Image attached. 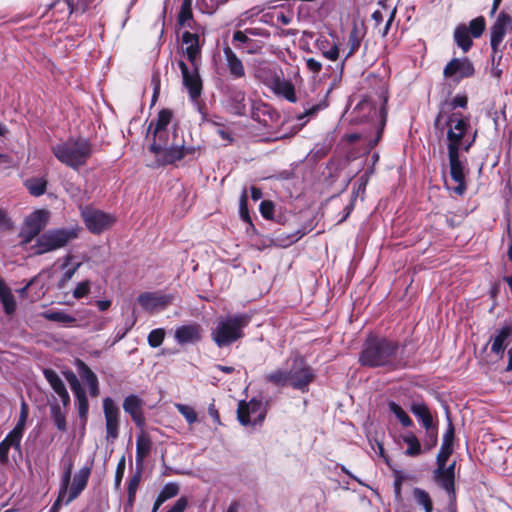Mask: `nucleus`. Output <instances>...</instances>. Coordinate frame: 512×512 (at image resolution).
I'll return each instance as SVG.
<instances>
[{
	"instance_id": "f257e3e1",
	"label": "nucleus",
	"mask_w": 512,
	"mask_h": 512,
	"mask_svg": "<svg viewBox=\"0 0 512 512\" xmlns=\"http://www.w3.org/2000/svg\"><path fill=\"white\" fill-rule=\"evenodd\" d=\"M436 129L441 132L446 130L450 176L457 183L453 191L461 196L467 189L468 160L465 153H468L474 145L477 130L471 133L470 118L443 119L440 128Z\"/></svg>"
},
{
	"instance_id": "f03ea898",
	"label": "nucleus",
	"mask_w": 512,
	"mask_h": 512,
	"mask_svg": "<svg viewBox=\"0 0 512 512\" xmlns=\"http://www.w3.org/2000/svg\"><path fill=\"white\" fill-rule=\"evenodd\" d=\"M399 344L397 341L370 335L363 344L359 355V363L370 368L385 367L397 369L401 359L398 356Z\"/></svg>"
},
{
	"instance_id": "7ed1b4c3",
	"label": "nucleus",
	"mask_w": 512,
	"mask_h": 512,
	"mask_svg": "<svg viewBox=\"0 0 512 512\" xmlns=\"http://www.w3.org/2000/svg\"><path fill=\"white\" fill-rule=\"evenodd\" d=\"M56 159L62 164L77 170L84 166L92 154V144L85 138H69L52 147Z\"/></svg>"
},
{
	"instance_id": "20e7f679",
	"label": "nucleus",
	"mask_w": 512,
	"mask_h": 512,
	"mask_svg": "<svg viewBox=\"0 0 512 512\" xmlns=\"http://www.w3.org/2000/svg\"><path fill=\"white\" fill-rule=\"evenodd\" d=\"M250 319L247 314H234L219 318L211 331L212 340L220 348L236 342L244 336L243 329L248 326Z\"/></svg>"
},
{
	"instance_id": "39448f33",
	"label": "nucleus",
	"mask_w": 512,
	"mask_h": 512,
	"mask_svg": "<svg viewBox=\"0 0 512 512\" xmlns=\"http://www.w3.org/2000/svg\"><path fill=\"white\" fill-rule=\"evenodd\" d=\"M78 237V229H52L40 235L36 240L35 253L44 254L66 246Z\"/></svg>"
},
{
	"instance_id": "423d86ee",
	"label": "nucleus",
	"mask_w": 512,
	"mask_h": 512,
	"mask_svg": "<svg viewBox=\"0 0 512 512\" xmlns=\"http://www.w3.org/2000/svg\"><path fill=\"white\" fill-rule=\"evenodd\" d=\"M290 361L291 364L288 368L289 385L303 393L307 392L309 385L316 377L314 369L300 355H295Z\"/></svg>"
},
{
	"instance_id": "0eeeda50",
	"label": "nucleus",
	"mask_w": 512,
	"mask_h": 512,
	"mask_svg": "<svg viewBox=\"0 0 512 512\" xmlns=\"http://www.w3.org/2000/svg\"><path fill=\"white\" fill-rule=\"evenodd\" d=\"M512 30V17L505 11H501L490 28V46L492 49L491 61L494 64L502 59L501 44L506 34Z\"/></svg>"
},
{
	"instance_id": "6e6552de",
	"label": "nucleus",
	"mask_w": 512,
	"mask_h": 512,
	"mask_svg": "<svg viewBox=\"0 0 512 512\" xmlns=\"http://www.w3.org/2000/svg\"><path fill=\"white\" fill-rule=\"evenodd\" d=\"M196 149L193 146H185L184 139H177L176 131L173 133V140L171 144L166 146L159 155L155 156V161L158 166L174 164L180 161L187 155H193Z\"/></svg>"
},
{
	"instance_id": "1a4fd4ad",
	"label": "nucleus",
	"mask_w": 512,
	"mask_h": 512,
	"mask_svg": "<svg viewBox=\"0 0 512 512\" xmlns=\"http://www.w3.org/2000/svg\"><path fill=\"white\" fill-rule=\"evenodd\" d=\"M468 105V97L465 94H457L452 99H445L439 104V111L434 119V127L440 128L443 119L469 118L461 112H457V108L466 109Z\"/></svg>"
},
{
	"instance_id": "9d476101",
	"label": "nucleus",
	"mask_w": 512,
	"mask_h": 512,
	"mask_svg": "<svg viewBox=\"0 0 512 512\" xmlns=\"http://www.w3.org/2000/svg\"><path fill=\"white\" fill-rule=\"evenodd\" d=\"M178 66L181 70L183 85L187 89L190 98L196 101L202 94L199 63L191 65V68H189L183 60H180L178 61Z\"/></svg>"
},
{
	"instance_id": "9b49d317",
	"label": "nucleus",
	"mask_w": 512,
	"mask_h": 512,
	"mask_svg": "<svg viewBox=\"0 0 512 512\" xmlns=\"http://www.w3.org/2000/svg\"><path fill=\"white\" fill-rule=\"evenodd\" d=\"M265 417L262 402L251 399L249 402L240 401L237 409V418L243 426L260 424Z\"/></svg>"
},
{
	"instance_id": "f8f14e48",
	"label": "nucleus",
	"mask_w": 512,
	"mask_h": 512,
	"mask_svg": "<svg viewBox=\"0 0 512 512\" xmlns=\"http://www.w3.org/2000/svg\"><path fill=\"white\" fill-rule=\"evenodd\" d=\"M103 413L105 417L106 440L113 442L119 436L120 409L110 397H106L103 400Z\"/></svg>"
},
{
	"instance_id": "ddd939ff",
	"label": "nucleus",
	"mask_w": 512,
	"mask_h": 512,
	"mask_svg": "<svg viewBox=\"0 0 512 512\" xmlns=\"http://www.w3.org/2000/svg\"><path fill=\"white\" fill-rule=\"evenodd\" d=\"M82 217L88 230L94 234H100L115 222V218L103 211L85 208Z\"/></svg>"
},
{
	"instance_id": "4468645a",
	"label": "nucleus",
	"mask_w": 512,
	"mask_h": 512,
	"mask_svg": "<svg viewBox=\"0 0 512 512\" xmlns=\"http://www.w3.org/2000/svg\"><path fill=\"white\" fill-rule=\"evenodd\" d=\"M173 300V295L161 292H143L137 297L138 304L149 313L164 310L172 304Z\"/></svg>"
},
{
	"instance_id": "2eb2a0df",
	"label": "nucleus",
	"mask_w": 512,
	"mask_h": 512,
	"mask_svg": "<svg viewBox=\"0 0 512 512\" xmlns=\"http://www.w3.org/2000/svg\"><path fill=\"white\" fill-rule=\"evenodd\" d=\"M260 72L269 74V77L264 78L263 82L271 87L276 94L281 95L289 102L295 103L297 101L295 88L290 81L280 78L276 73H272L269 67L261 69Z\"/></svg>"
},
{
	"instance_id": "dca6fc26",
	"label": "nucleus",
	"mask_w": 512,
	"mask_h": 512,
	"mask_svg": "<svg viewBox=\"0 0 512 512\" xmlns=\"http://www.w3.org/2000/svg\"><path fill=\"white\" fill-rule=\"evenodd\" d=\"M49 212L36 210L25 218L21 236L25 242H30L47 225Z\"/></svg>"
},
{
	"instance_id": "f3484780",
	"label": "nucleus",
	"mask_w": 512,
	"mask_h": 512,
	"mask_svg": "<svg viewBox=\"0 0 512 512\" xmlns=\"http://www.w3.org/2000/svg\"><path fill=\"white\" fill-rule=\"evenodd\" d=\"M475 69L473 63L468 58H453L447 63L443 70V75L446 78H452L454 81L459 82L463 78L473 76Z\"/></svg>"
},
{
	"instance_id": "a211bd4d",
	"label": "nucleus",
	"mask_w": 512,
	"mask_h": 512,
	"mask_svg": "<svg viewBox=\"0 0 512 512\" xmlns=\"http://www.w3.org/2000/svg\"><path fill=\"white\" fill-rule=\"evenodd\" d=\"M143 405L144 401L134 394L127 396L123 401L124 411L131 416L136 426L141 429L145 426V417L142 410Z\"/></svg>"
},
{
	"instance_id": "6ab92c4d",
	"label": "nucleus",
	"mask_w": 512,
	"mask_h": 512,
	"mask_svg": "<svg viewBox=\"0 0 512 512\" xmlns=\"http://www.w3.org/2000/svg\"><path fill=\"white\" fill-rule=\"evenodd\" d=\"M91 474V467L85 466L79 469V471L74 475L73 481L70 487L69 492H67V498L65 500V504H69L74 499H76L81 492L86 488L89 477Z\"/></svg>"
},
{
	"instance_id": "aec40b11",
	"label": "nucleus",
	"mask_w": 512,
	"mask_h": 512,
	"mask_svg": "<svg viewBox=\"0 0 512 512\" xmlns=\"http://www.w3.org/2000/svg\"><path fill=\"white\" fill-rule=\"evenodd\" d=\"M182 43L185 45L184 53L191 65L199 63L201 54L199 35L186 31L182 35Z\"/></svg>"
},
{
	"instance_id": "412c9836",
	"label": "nucleus",
	"mask_w": 512,
	"mask_h": 512,
	"mask_svg": "<svg viewBox=\"0 0 512 512\" xmlns=\"http://www.w3.org/2000/svg\"><path fill=\"white\" fill-rule=\"evenodd\" d=\"M174 338L180 345L194 344L201 339L200 325L188 324L177 327L174 333Z\"/></svg>"
},
{
	"instance_id": "4be33fe9",
	"label": "nucleus",
	"mask_w": 512,
	"mask_h": 512,
	"mask_svg": "<svg viewBox=\"0 0 512 512\" xmlns=\"http://www.w3.org/2000/svg\"><path fill=\"white\" fill-rule=\"evenodd\" d=\"M409 409L411 413L422 424L424 429H430L432 426L437 425V422L434 421V418L428 405L424 401H412L409 406Z\"/></svg>"
},
{
	"instance_id": "5701e85b",
	"label": "nucleus",
	"mask_w": 512,
	"mask_h": 512,
	"mask_svg": "<svg viewBox=\"0 0 512 512\" xmlns=\"http://www.w3.org/2000/svg\"><path fill=\"white\" fill-rule=\"evenodd\" d=\"M447 462H436L437 468L434 471V479L450 496L455 499V476L444 471V464Z\"/></svg>"
},
{
	"instance_id": "b1692460",
	"label": "nucleus",
	"mask_w": 512,
	"mask_h": 512,
	"mask_svg": "<svg viewBox=\"0 0 512 512\" xmlns=\"http://www.w3.org/2000/svg\"><path fill=\"white\" fill-rule=\"evenodd\" d=\"M223 53L225 56L226 66L230 76L233 79L244 78L246 73L241 59L235 54V52L229 46H225L223 48Z\"/></svg>"
},
{
	"instance_id": "393cba45",
	"label": "nucleus",
	"mask_w": 512,
	"mask_h": 512,
	"mask_svg": "<svg viewBox=\"0 0 512 512\" xmlns=\"http://www.w3.org/2000/svg\"><path fill=\"white\" fill-rule=\"evenodd\" d=\"M45 379L48 381L52 389L59 395L64 406H68L70 403V396L65 387L64 382L59 377L56 371L46 368L43 370Z\"/></svg>"
},
{
	"instance_id": "a878e982",
	"label": "nucleus",
	"mask_w": 512,
	"mask_h": 512,
	"mask_svg": "<svg viewBox=\"0 0 512 512\" xmlns=\"http://www.w3.org/2000/svg\"><path fill=\"white\" fill-rule=\"evenodd\" d=\"M512 336V325L508 324L496 331L495 336L492 338L491 351L500 358L503 357L504 351L507 347V341Z\"/></svg>"
},
{
	"instance_id": "bb28decb",
	"label": "nucleus",
	"mask_w": 512,
	"mask_h": 512,
	"mask_svg": "<svg viewBox=\"0 0 512 512\" xmlns=\"http://www.w3.org/2000/svg\"><path fill=\"white\" fill-rule=\"evenodd\" d=\"M454 426L448 417L447 430L443 435L441 448L437 454L436 462H447L453 452Z\"/></svg>"
},
{
	"instance_id": "cd10ccee",
	"label": "nucleus",
	"mask_w": 512,
	"mask_h": 512,
	"mask_svg": "<svg viewBox=\"0 0 512 512\" xmlns=\"http://www.w3.org/2000/svg\"><path fill=\"white\" fill-rule=\"evenodd\" d=\"M151 437L144 431H141L136 437V465L137 467H143L145 458L150 454L152 450Z\"/></svg>"
},
{
	"instance_id": "c85d7f7f",
	"label": "nucleus",
	"mask_w": 512,
	"mask_h": 512,
	"mask_svg": "<svg viewBox=\"0 0 512 512\" xmlns=\"http://www.w3.org/2000/svg\"><path fill=\"white\" fill-rule=\"evenodd\" d=\"M74 460L75 456L69 453L68 451L65 452V454L62 456L60 460V465L62 468L60 489L62 490V494L68 492L69 485L71 482L72 470L74 467Z\"/></svg>"
},
{
	"instance_id": "c756f323",
	"label": "nucleus",
	"mask_w": 512,
	"mask_h": 512,
	"mask_svg": "<svg viewBox=\"0 0 512 512\" xmlns=\"http://www.w3.org/2000/svg\"><path fill=\"white\" fill-rule=\"evenodd\" d=\"M41 316L48 321L56 322L66 327L74 326L77 321L73 315L61 309H50L44 311Z\"/></svg>"
},
{
	"instance_id": "7c9ffc66",
	"label": "nucleus",
	"mask_w": 512,
	"mask_h": 512,
	"mask_svg": "<svg viewBox=\"0 0 512 512\" xmlns=\"http://www.w3.org/2000/svg\"><path fill=\"white\" fill-rule=\"evenodd\" d=\"M21 439L19 436L9 432L7 436L0 442V463L6 464L9 460L8 454L10 448L20 451Z\"/></svg>"
},
{
	"instance_id": "2f4dec72",
	"label": "nucleus",
	"mask_w": 512,
	"mask_h": 512,
	"mask_svg": "<svg viewBox=\"0 0 512 512\" xmlns=\"http://www.w3.org/2000/svg\"><path fill=\"white\" fill-rule=\"evenodd\" d=\"M454 42L464 53L468 52L473 45L472 36L466 24L456 26L453 34Z\"/></svg>"
},
{
	"instance_id": "473e14b6",
	"label": "nucleus",
	"mask_w": 512,
	"mask_h": 512,
	"mask_svg": "<svg viewBox=\"0 0 512 512\" xmlns=\"http://www.w3.org/2000/svg\"><path fill=\"white\" fill-rule=\"evenodd\" d=\"M73 0H54L49 6V10H54V13L63 14L67 13L71 15L72 13H85L87 10V5H77L74 7L72 5Z\"/></svg>"
},
{
	"instance_id": "72a5a7b5",
	"label": "nucleus",
	"mask_w": 512,
	"mask_h": 512,
	"mask_svg": "<svg viewBox=\"0 0 512 512\" xmlns=\"http://www.w3.org/2000/svg\"><path fill=\"white\" fill-rule=\"evenodd\" d=\"M152 134H153V140L149 146V150L154 155H159V153H161V151L166 146L171 144V142L169 141L168 130L153 131Z\"/></svg>"
},
{
	"instance_id": "f704fd0d",
	"label": "nucleus",
	"mask_w": 512,
	"mask_h": 512,
	"mask_svg": "<svg viewBox=\"0 0 512 512\" xmlns=\"http://www.w3.org/2000/svg\"><path fill=\"white\" fill-rule=\"evenodd\" d=\"M0 301L3 304L4 311L11 315L16 310V301L11 293L10 288L5 284V282L0 279Z\"/></svg>"
},
{
	"instance_id": "c9c22d12",
	"label": "nucleus",
	"mask_w": 512,
	"mask_h": 512,
	"mask_svg": "<svg viewBox=\"0 0 512 512\" xmlns=\"http://www.w3.org/2000/svg\"><path fill=\"white\" fill-rule=\"evenodd\" d=\"M395 15H396V7H394L390 13H389V18L388 20L386 21V24L383 26V28H380V25L382 24L383 20H384V15H383V12L381 10H376L372 13V20L374 21V26L375 28H379V33L385 37L388 32H389V29L391 27V24L395 18Z\"/></svg>"
},
{
	"instance_id": "e433bc0d",
	"label": "nucleus",
	"mask_w": 512,
	"mask_h": 512,
	"mask_svg": "<svg viewBox=\"0 0 512 512\" xmlns=\"http://www.w3.org/2000/svg\"><path fill=\"white\" fill-rule=\"evenodd\" d=\"M316 46L322 51V54L325 58L335 61L338 59L339 56V49L338 46L333 43L330 44L328 39L326 37H319L316 40Z\"/></svg>"
},
{
	"instance_id": "4c0bfd02",
	"label": "nucleus",
	"mask_w": 512,
	"mask_h": 512,
	"mask_svg": "<svg viewBox=\"0 0 512 512\" xmlns=\"http://www.w3.org/2000/svg\"><path fill=\"white\" fill-rule=\"evenodd\" d=\"M412 495L415 503L422 507L425 512H432L433 511V502L429 495V493L419 487H415L412 490Z\"/></svg>"
},
{
	"instance_id": "58836bf2",
	"label": "nucleus",
	"mask_w": 512,
	"mask_h": 512,
	"mask_svg": "<svg viewBox=\"0 0 512 512\" xmlns=\"http://www.w3.org/2000/svg\"><path fill=\"white\" fill-rule=\"evenodd\" d=\"M172 119V112L168 109L161 110L157 118L152 120L148 127V132L150 131H158V130H167L168 125L170 124Z\"/></svg>"
},
{
	"instance_id": "ea45409f",
	"label": "nucleus",
	"mask_w": 512,
	"mask_h": 512,
	"mask_svg": "<svg viewBox=\"0 0 512 512\" xmlns=\"http://www.w3.org/2000/svg\"><path fill=\"white\" fill-rule=\"evenodd\" d=\"M402 440L408 446L407 449L405 450L406 456L416 457L421 454V444L417 436L413 432H408L405 435H403Z\"/></svg>"
},
{
	"instance_id": "a19ab883",
	"label": "nucleus",
	"mask_w": 512,
	"mask_h": 512,
	"mask_svg": "<svg viewBox=\"0 0 512 512\" xmlns=\"http://www.w3.org/2000/svg\"><path fill=\"white\" fill-rule=\"evenodd\" d=\"M388 409L395 415L401 425L405 428L412 427L414 425L412 419L407 412L396 402L390 401L388 403Z\"/></svg>"
},
{
	"instance_id": "79ce46f5",
	"label": "nucleus",
	"mask_w": 512,
	"mask_h": 512,
	"mask_svg": "<svg viewBox=\"0 0 512 512\" xmlns=\"http://www.w3.org/2000/svg\"><path fill=\"white\" fill-rule=\"evenodd\" d=\"M266 382L275 386L284 387L289 385L288 369H276L264 376Z\"/></svg>"
},
{
	"instance_id": "37998d69",
	"label": "nucleus",
	"mask_w": 512,
	"mask_h": 512,
	"mask_svg": "<svg viewBox=\"0 0 512 512\" xmlns=\"http://www.w3.org/2000/svg\"><path fill=\"white\" fill-rule=\"evenodd\" d=\"M25 187L29 193L35 197L41 196L45 193L47 187L46 179L34 177L25 181Z\"/></svg>"
},
{
	"instance_id": "c03bdc74",
	"label": "nucleus",
	"mask_w": 512,
	"mask_h": 512,
	"mask_svg": "<svg viewBox=\"0 0 512 512\" xmlns=\"http://www.w3.org/2000/svg\"><path fill=\"white\" fill-rule=\"evenodd\" d=\"M76 366L80 378L87 384L88 388L90 385L98 383L96 374L83 361L77 360Z\"/></svg>"
},
{
	"instance_id": "a18cd8bd",
	"label": "nucleus",
	"mask_w": 512,
	"mask_h": 512,
	"mask_svg": "<svg viewBox=\"0 0 512 512\" xmlns=\"http://www.w3.org/2000/svg\"><path fill=\"white\" fill-rule=\"evenodd\" d=\"M72 259V257L70 255H67L65 258H64V263L61 265V268L63 270H65V272L63 273L61 279L59 280L58 282V287L60 289L64 288L65 285L68 283V281L74 276L75 272L77 271V269L80 267V263H77L75 264L74 266L72 267H69V263H70V260Z\"/></svg>"
},
{
	"instance_id": "49530a36",
	"label": "nucleus",
	"mask_w": 512,
	"mask_h": 512,
	"mask_svg": "<svg viewBox=\"0 0 512 512\" xmlns=\"http://www.w3.org/2000/svg\"><path fill=\"white\" fill-rule=\"evenodd\" d=\"M193 20L192 3L191 0H183L181 9L178 15V22L181 26L192 28L191 22Z\"/></svg>"
},
{
	"instance_id": "de8ad7c7",
	"label": "nucleus",
	"mask_w": 512,
	"mask_h": 512,
	"mask_svg": "<svg viewBox=\"0 0 512 512\" xmlns=\"http://www.w3.org/2000/svg\"><path fill=\"white\" fill-rule=\"evenodd\" d=\"M27 418H28V405L25 402V400H22L18 421H17L15 427L10 432H12L13 434L22 438Z\"/></svg>"
},
{
	"instance_id": "09e8293b",
	"label": "nucleus",
	"mask_w": 512,
	"mask_h": 512,
	"mask_svg": "<svg viewBox=\"0 0 512 512\" xmlns=\"http://www.w3.org/2000/svg\"><path fill=\"white\" fill-rule=\"evenodd\" d=\"M142 476V467H138V470L135 472L133 476L130 477L128 482V503L130 505H133L135 498H136V492L139 487L140 481Z\"/></svg>"
},
{
	"instance_id": "8fccbe9b",
	"label": "nucleus",
	"mask_w": 512,
	"mask_h": 512,
	"mask_svg": "<svg viewBox=\"0 0 512 512\" xmlns=\"http://www.w3.org/2000/svg\"><path fill=\"white\" fill-rule=\"evenodd\" d=\"M50 414L51 418L54 421V424L58 428V430L64 432L67 429L66 417L65 414L61 411V408L58 403H53L50 406Z\"/></svg>"
},
{
	"instance_id": "3c124183",
	"label": "nucleus",
	"mask_w": 512,
	"mask_h": 512,
	"mask_svg": "<svg viewBox=\"0 0 512 512\" xmlns=\"http://www.w3.org/2000/svg\"><path fill=\"white\" fill-rule=\"evenodd\" d=\"M232 101L233 112L237 115L245 114V93L241 90L235 91L230 97Z\"/></svg>"
},
{
	"instance_id": "603ef678",
	"label": "nucleus",
	"mask_w": 512,
	"mask_h": 512,
	"mask_svg": "<svg viewBox=\"0 0 512 512\" xmlns=\"http://www.w3.org/2000/svg\"><path fill=\"white\" fill-rule=\"evenodd\" d=\"M468 30L472 37L479 38L486 28V21L483 16H478L469 22Z\"/></svg>"
},
{
	"instance_id": "864d4df0",
	"label": "nucleus",
	"mask_w": 512,
	"mask_h": 512,
	"mask_svg": "<svg viewBox=\"0 0 512 512\" xmlns=\"http://www.w3.org/2000/svg\"><path fill=\"white\" fill-rule=\"evenodd\" d=\"M166 332L163 328H156L149 332L147 336V342L151 348H157L159 347L164 339H165Z\"/></svg>"
},
{
	"instance_id": "5fc2aeb1",
	"label": "nucleus",
	"mask_w": 512,
	"mask_h": 512,
	"mask_svg": "<svg viewBox=\"0 0 512 512\" xmlns=\"http://www.w3.org/2000/svg\"><path fill=\"white\" fill-rule=\"evenodd\" d=\"M180 490L179 484L175 482H169L164 485L160 493L158 494V497L166 502L167 500L174 498L178 495Z\"/></svg>"
},
{
	"instance_id": "6e6d98bb",
	"label": "nucleus",
	"mask_w": 512,
	"mask_h": 512,
	"mask_svg": "<svg viewBox=\"0 0 512 512\" xmlns=\"http://www.w3.org/2000/svg\"><path fill=\"white\" fill-rule=\"evenodd\" d=\"M75 398L77 401L78 415L80 419L83 420V422L85 423L87 421L89 411V402L86 393L75 396Z\"/></svg>"
},
{
	"instance_id": "4d7b16f0",
	"label": "nucleus",
	"mask_w": 512,
	"mask_h": 512,
	"mask_svg": "<svg viewBox=\"0 0 512 512\" xmlns=\"http://www.w3.org/2000/svg\"><path fill=\"white\" fill-rule=\"evenodd\" d=\"M426 430V440L424 443V450H431L437 445L438 442V425L432 426Z\"/></svg>"
},
{
	"instance_id": "13d9d810",
	"label": "nucleus",
	"mask_w": 512,
	"mask_h": 512,
	"mask_svg": "<svg viewBox=\"0 0 512 512\" xmlns=\"http://www.w3.org/2000/svg\"><path fill=\"white\" fill-rule=\"evenodd\" d=\"M248 196L246 190H244L239 199V214L244 222L251 223V217L248 211Z\"/></svg>"
},
{
	"instance_id": "bf43d9fd",
	"label": "nucleus",
	"mask_w": 512,
	"mask_h": 512,
	"mask_svg": "<svg viewBox=\"0 0 512 512\" xmlns=\"http://www.w3.org/2000/svg\"><path fill=\"white\" fill-rule=\"evenodd\" d=\"M176 407L189 424L197 421V414L192 407L185 404H178Z\"/></svg>"
},
{
	"instance_id": "052dcab7",
	"label": "nucleus",
	"mask_w": 512,
	"mask_h": 512,
	"mask_svg": "<svg viewBox=\"0 0 512 512\" xmlns=\"http://www.w3.org/2000/svg\"><path fill=\"white\" fill-rule=\"evenodd\" d=\"M91 282L89 280H85L79 282L73 291V297L76 299H81L87 296L90 292Z\"/></svg>"
},
{
	"instance_id": "680f3d73",
	"label": "nucleus",
	"mask_w": 512,
	"mask_h": 512,
	"mask_svg": "<svg viewBox=\"0 0 512 512\" xmlns=\"http://www.w3.org/2000/svg\"><path fill=\"white\" fill-rule=\"evenodd\" d=\"M381 123L377 129V133H376V136L370 140L368 142V148L369 149H372L374 148L378 142L380 141L381 137H382V134H383V130H384V126H385V122H386V115H385V111H384V108L381 110Z\"/></svg>"
},
{
	"instance_id": "e2e57ef3",
	"label": "nucleus",
	"mask_w": 512,
	"mask_h": 512,
	"mask_svg": "<svg viewBox=\"0 0 512 512\" xmlns=\"http://www.w3.org/2000/svg\"><path fill=\"white\" fill-rule=\"evenodd\" d=\"M274 203L272 201L264 200L260 203V213L263 218L271 220L274 215Z\"/></svg>"
},
{
	"instance_id": "0e129e2a",
	"label": "nucleus",
	"mask_w": 512,
	"mask_h": 512,
	"mask_svg": "<svg viewBox=\"0 0 512 512\" xmlns=\"http://www.w3.org/2000/svg\"><path fill=\"white\" fill-rule=\"evenodd\" d=\"M125 471V456H122L117 464L115 472V487L119 488Z\"/></svg>"
},
{
	"instance_id": "69168bd1",
	"label": "nucleus",
	"mask_w": 512,
	"mask_h": 512,
	"mask_svg": "<svg viewBox=\"0 0 512 512\" xmlns=\"http://www.w3.org/2000/svg\"><path fill=\"white\" fill-rule=\"evenodd\" d=\"M188 506V500L185 497H180L176 502L165 512H184Z\"/></svg>"
},
{
	"instance_id": "338daca9",
	"label": "nucleus",
	"mask_w": 512,
	"mask_h": 512,
	"mask_svg": "<svg viewBox=\"0 0 512 512\" xmlns=\"http://www.w3.org/2000/svg\"><path fill=\"white\" fill-rule=\"evenodd\" d=\"M322 108V106L320 104H316V105H309L307 104L305 107H304V111L303 113H300L299 115L296 116V118L298 120H302L304 119L305 117L307 116H313L315 115L320 109Z\"/></svg>"
},
{
	"instance_id": "774afa93",
	"label": "nucleus",
	"mask_w": 512,
	"mask_h": 512,
	"mask_svg": "<svg viewBox=\"0 0 512 512\" xmlns=\"http://www.w3.org/2000/svg\"><path fill=\"white\" fill-rule=\"evenodd\" d=\"M306 66L309 69V71L315 74L319 73L322 69V64L319 61L315 60L314 58H308L306 60Z\"/></svg>"
}]
</instances>
